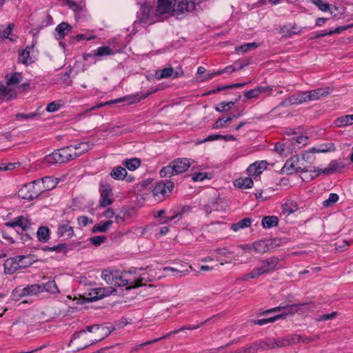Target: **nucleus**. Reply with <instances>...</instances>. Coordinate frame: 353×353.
<instances>
[{"instance_id": "bb28decb", "label": "nucleus", "mask_w": 353, "mask_h": 353, "mask_svg": "<svg viewBox=\"0 0 353 353\" xmlns=\"http://www.w3.org/2000/svg\"><path fill=\"white\" fill-rule=\"evenodd\" d=\"M127 174L128 172L125 168L117 166L112 169L110 174L114 179L123 180Z\"/></svg>"}, {"instance_id": "8fccbe9b", "label": "nucleus", "mask_w": 353, "mask_h": 353, "mask_svg": "<svg viewBox=\"0 0 353 353\" xmlns=\"http://www.w3.org/2000/svg\"><path fill=\"white\" fill-rule=\"evenodd\" d=\"M21 79H22L21 74L19 72H15V73L12 74L10 78H8L7 79V85H17L21 82Z\"/></svg>"}, {"instance_id": "c756f323", "label": "nucleus", "mask_w": 353, "mask_h": 353, "mask_svg": "<svg viewBox=\"0 0 353 353\" xmlns=\"http://www.w3.org/2000/svg\"><path fill=\"white\" fill-rule=\"evenodd\" d=\"M29 296V292L28 289V286L21 288L18 287L16 288L12 292L11 296L12 299L14 301H19L21 298L23 296Z\"/></svg>"}, {"instance_id": "9b49d317", "label": "nucleus", "mask_w": 353, "mask_h": 353, "mask_svg": "<svg viewBox=\"0 0 353 353\" xmlns=\"http://www.w3.org/2000/svg\"><path fill=\"white\" fill-rule=\"evenodd\" d=\"M344 167L345 165L341 161L333 160L329 163L328 166L324 169H319L314 167L313 172H318V174L322 173L325 175H330L340 172Z\"/></svg>"}, {"instance_id": "c9c22d12", "label": "nucleus", "mask_w": 353, "mask_h": 353, "mask_svg": "<svg viewBox=\"0 0 353 353\" xmlns=\"http://www.w3.org/2000/svg\"><path fill=\"white\" fill-rule=\"evenodd\" d=\"M93 145L94 143L90 142H82L79 143V147L80 148L78 152H75L74 154H72L74 159L77 158L83 153L89 151L90 149H92Z\"/></svg>"}, {"instance_id": "412c9836", "label": "nucleus", "mask_w": 353, "mask_h": 353, "mask_svg": "<svg viewBox=\"0 0 353 353\" xmlns=\"http://www.w3.org/2000/svg\"><path fill=\"white\" fill-rule=\"evenodd\" d=\"M37 43V39H34L32 41V43L31 46H27L26 48V49H24L19 53V59H21V61L23 63L28 64V63L32 62V59L30 57V51L32 50H33V48H34V46Z\"/></svg>"}, {"instance_id": "7c9ffc66", "label": "nucleus", "mask_w": 353, "mask_h": 353, "mask_svg": "<svg viewBox=\"0 0 353 353\" xmlns=\"http://www.w3.org/2000/svg\"><path fill=\"white\" fill-rule=\"evenodd\" d=\"M234 185L241 189L250 188L253 185V181L250 177L239 178L236 179Z\"/></svg>"}, {"instance_id": "13d9d810", "label": "nucleus", "mask_w": 353, "mask_h": 353, "mask_svg": "<svg viewBox=\"0 0 353 353\" xmlns=\"http://www.w3.org/2000/svg\"><path fill=\"white\" fill-rule=\"evenodd\" d=\"M260 342L252 343V345L244 347L243 352L248 353H256L258 350H261Z\"/></svg>"}, {"instance_id": "69168bd1", "label": "nucleus", "mask_w": 353, "mask_h": 353, "mask_svg": "<svg viewBox=\"0 0 353 353\" xmlns=\"http://www.w3.org/2000/svg\"><path fill=\"white\" fill-rule=\"evenodd\" d=\"M313 3L321 11L325 12V11L330 10V5H329V3H323L322 0H314Z\"/></svg>"}, {"instance_id": "37998d69", "label": "nucleus", "mask_w": 353, "mask_h": 353, "mask_svg": "<svg viewBox=\"0 0 353 353\" xmlns=\"http://www.w3.org/2000/svg\"><path fill=\"white\" fill-rule=\"evenodd\" d=\"M309 93L311 101H315L319 99L321 97L326 95L328 92L325 90L324 88H318L310 90Z\"/></svg>"}, {"instance_id": "a878e982", "label": "nucleus", "mask_w": 353, "mask_h": 353, "mask_svg": "<svg viewBox=\"0 0 353 353\" xmlns=\"http://www.w3.org/2000/svg\"><path fill=\"white\" fill-rule=\"evenodd\" d=\"M242 115V112H239L237 114H232L230 117L227 118H219L216 120V121L213 124L212 128L214 129L223 128L225 123H230L234 119L238 118Z\"/></svg>"}, {"instance_id": "79ce46f5", "label": "nucleus", "mask_w": 353, "mask_h": 353, "mask_svg": "<svg viewBox=\"0 0 353 353\" xmlns=\"http://www.w3.org/2000/svg\"><path fill=\"white\" fill-rule=\"evenodd\" d=\"M241 98V95L239 96V98L235 101H230V102H221L218 104V105L215 108V110L217 112H224L228 111L232 108L234 105L235 103Z\"/></svg>"}, {"instance_id": "f03ea898", "label": "nucleus", "mask_w": 353, "mask_h": 353, "mask_svg": "<svg viewBox=\"0 0 353 353\" xmlns=\"http://www.w3.org/2000/svg\"><path fill=\"white\" fill-rule=\"evenodd\" d=\"M72 145H69L54 150L52 154L46 155L44 161L50 165L62 163L74 159L72 154Z\"/></svg>"}, {"instance_id": "ddd939ff", "label": "nucleus", "mask_w": 353, "mask_h": 353, "mask_svg": "<svg viewBox=\"0 0 353 353\" xmlns=\"http://www.w3.org/2000/svg\"><path fill=\"white\" fill-rule=\"evenodd\" d=\"M34 184L43 192L54 188L57 185V179L52 176H46L43 179L35 180Z\"/></svg>"}, {"instance_id": "e2e57ef3", "label": "nucleus", "mask_w": 353, "mask_h": 353, "mask_svg": "<svg viewBox=\"0 0 353 353\" xmlns=\"http://www.w3.org/2000/svg\"><path fill=\"white\" fill-rule=\"evenodd\" d=\"M259 277L254 270V269L253 270H252L250 272H249L248 274H244L243 276H241V277H239L236 281H248V279H256Z\"/></svg>"}, {"instance_id": "864d4df0", "label": "nucleus", "mask_w": 353, "mask_h": 353, "mask_svg": "<svg viewBox=\"0 0 353 353\" xmlns=\"http://www.w3.org/2000/svg\"><path fill=\"white\" fill-rule=\"evenodd\" d=\"M212 174L206 172H198L192 175V179L194 181H203L205 179H210Z\"/></svg>"}, {"instance_id": "bf43d9fd", "label": "nucleus", "mask_w": 353, "mask_h": 353, "mask_svg": "<svg viewBox=\"0 0 353 353\" xmlns=\"http://www.w3.org/2000/svg\"><path fill=\"white\" fill-rule=\"evenodd\" d=\"M28 292H29V296L31 295H36L39 293L41 292V285L39 284H33L30 285H27Z\"/></svg>"}, {"instance_id": "052dcab7", "label": "nucleus", "mask_w": 353, "mask_h": 353, "mask_svg": "<svg viewBox=\"0 0 353 353\" xmlns=\"http://www.w3.org/2000/svg\"><path fill=\"white\" fill-rule=\"evenodd\" d=\"M106 239L107 238L105 236H94L90 239V241L92 245L99 246L102 243L105 242Z\"/></svg>"}, {"instance_id": "72a5a7b5", "label": "nucleus", "mask_w": 353, "mask_h": 353, "mask_svg": "<svg viewBox=\"0 0 353 353\" xmlns=\"http://www.w3.org/2000/svg\"><path fill=\"white\" fill-rule=\"evenodd\" d=\"M174 74V69L172 67H168L162 70H157L155 72L154 77L160 80L163 78H168Z\"/></svg>"}, {"instance_id": "f704fd0d", "label": "nucleus", "mask_w": 353, "mask_h": 353, "mask_svg": "<svg viewBox=\"0 0 353 353\" xmlns=\"http://www.w3.org/2000/svg\"><path fill=\"white\" fill-rule=\"evenodd\" d=\"M252 219L249 217L244 218L237 223H233L231 229L234 231H238L240 229L248 228L251 225Z\"/></svg>"}, {"instance_id": "4468645a", "label": "nucleus", "mask_w": 353, "mask_h": 353, "mask_svg": "<svg viewBox=\"0 0 353 353\" xmlns=\"http://www.w3.org/2000/svg\"><path fill=\"white\" fill-rule=\"evenodd\" d=\"M73 227L70 225L69 221H63L57 227V235L59 237L70 239L74 236Z\"/></svg>"}, {"instance_id": "a19ab883", "label": "nucleus", "mask_w": 353, "mask_h": 353, "mask_svg": "<svg viewBox=\"0 0 353 353\" xmlns=\"http://www.w3.org/2000/svg\"><path fill=\"white\" fill-rule=\"evenodd\" d=\"M123 164L127 169L133 171L140 166L141 160L138 158H132L125 160Z\"/></svg>"}, {"instance_id": "20e7f679", "label": "nucleus", "mask_w": 353, "mask_h": 353, "mask_svg": "<svg viewBox=\"0 0 353 353\" xmlns=\"http://www.w3.org/2000/svg\"><path fill=\"white\" fill-rule=\"evenodd\" d=\"M196 10V4L191 0H174L172 5V14L180 19L187 13Z\"/></svg>"}, {"instance_id": "9d476101", "label": "nucleus", "mask_w": 353, "mask_h": 353, "mask_svg": "<svg viewBox=\"0 0 353 353\" xmlns=\"http://www.w3.org/2000/svg\"><path fill=\"white\" fill-rule=\"evenodd\" d=\"M173 188L174 183L171 181L166 180V182H159L153 189V194L156 196H162V197H165L172 192Z\"/></svg>"}, {"instance_id": "39448f33", "label": "nucleus", "mask_w": 353, "mask_h": 353, "mask_svg": "<svg viewBox=\"0 0 353 353\" xmlns=\"http://www.w3.org/2000/svg\"><path fill=\"white\" fill-rule=\"evenodd\" d=\"M279 263L278 257L272 256L268 259H265L260 261V263L258 266L254 269L258 276L262 274L269 273L276 269V266Z\"/></svg>"}, {"instance_id": "dca6fc26", "label": "nucleus", "mask_w": 353, "mask_h": 353, "mask_svg": "<svg viewBox=\"0 0 353 353\" xmlns=\"http://www.w3.org/2000/svg\"><path fill=\"white\" fill-rule=\"evenodd\" d=\"M267 164L265 161L254 162L248 168L247 172L250 176L256 177L266 169Z\"/></svg>"}, {"instance_id": "0eeeda50", "label": "nucleus", "mask_w": 353, "mask_h": 353, "mask_svg": "<svg viewBox=\"0 0 353 353\" xmlns=\"http://www.w3.org/2000/svg\"><path fill=\"white\" fill-rule=\"evenodd\" d=\"M41 192L42 190L34 184V181L32 183L24 185L19 190V196L23 199L31 201L37 199Z\"/></svg>"}, {"instance_id": "c03bdc74", "label": "nucleus", "mask_w": 353, "mask_h": 353, "mask_svg": "<svg viewBox=\"0 0 353 353\" xmlns=\"http://www.w3.org/2000/svg\"><path fill=\"white\" fill-rule=\"evenodd\" d=\"M259 342V345H261V348L263 350L275 348V339L268 338Z\"/></svg>"}, {"instance_id": "f3484780", "label": "nucleus", "mask_w": 353, "mask_h": 353, "mask_svg": "<svg viewBox=\"0 0 353 353\" xmlns=\"http://www.w3.org/2000/svg\"><path fill=\"white\" fill-rule=\"evenodd\" d=\"M276 241V239H271L269 243L263 240L257 241L253 243L252 248L256 252L265 253L273 247V243Z\"/></svg>"}, {"instance_id": "7ed1b4c3", "label": "nucleus", "mask_w": 353, "mask_h": 353, "mask_svg": "<svg viewBox=\"0 0 353 353\" xmlns=\"http://www.w3.org/2000/svg\"><path fill=\"white\" fill-rule=\"evenodd\" d=\"M4 225L8 229H15V236H19L30 228L31 223L27 218L19 216L10 221L6 222Z\"/></svg>"}, {"instance_id": "473e14b6", "label": "nucleus", "mask_w": 353, "mask_h": 353, "mask_svg": "<svg viewBox=\"0 0 353 353\" xmlns=\"http://www.w3.org/2000/svg\"><path fill=\"white\" fill-rule=\"evenodd\" d=\"M37 235L39 241L46 243L50 239V230L46 226H40Z\"/></svg>"}, {"instance_id": "5701e85b", "label": "nucleus", "mask_w": 353, "mask_h": 353, "mask_svg": "<svg viewBox=\"0 0 353 353\" xmlns=\"http://www.w3.org/2000/svg\"><path fill=\"white\" fill-rule=\"evenodd\" d=\"M127 272H124L121 276H117L114 285L118 287L126 286L130 285L133 287L138 286L139 285H134L135 283L134 279H129L125 278Z\"/></svg>"}, {"instance_id": "1a4fd4ad", "label": "nucleus", "mask_w": 353, "mask_h": 353, "mask_svg": "<svg viewBox=\"0 0 353 353\" xmlns=\"http://www.w3.org/2000/svg\"><path fill=\"white\" fill-rule=\"evenodd\" d=\"M159 90V88H157L155 89L148 91L144 94H142L141 95L134 94V95H129V96H125L123 97L118 98V99L108 101L107 103V104H114V103H120V102H123V101H128V103H133L139 102L141 99H146L151 94L156 92Z\"/></svg>"}, {"instance_id": "6e6d98bb", "label": "nucleus", "mask_w": 353, "mask_h": 353, "mask_svg": "<svg viewBox=\"0 0 353 353\" xmlns=\"http://www.w3.org/2000/svg\"><path fill=\"white\" fill-rule=\"evenodd\" d=\"M289 102L292 105L303 103L302 93L299 92L289 97Z\"/></svg>"}, {"instance_id": "423d86ee", "label": "nucleus", "mask_w": 353, "mask_h": 353, "mask_svg": "<svg viewBox=\"0 0 353 353\" xmlns=\"http://www.w3.org/2000/svg\"><path fill=\"white\" fill-rule=\"evenodd\" d=\"M99 206L107 207L114 202L112 189L110 184L101 182L99 184Z\"/></svg>"}, {"instance_id": "338daca9", "label": "nucleus", "mask_w": 353, "mask_h": 353, "mask_svg": "<svg viewBox=\"0 0 353 353\" xmlns=\"http://www.w3.org/2000/svg\"><path fill=\"white\" fill-rule=\"evenodd\" d=\"M64 1V4L69 6L70 8L72 9L74 11H79L81 10L80 6L74 2L73 0H63Z\"/></svg>"}, {"instance_id": "6e6552de", "label": "nucleus", "mask_w": 353, "mask_h": 353, "mask_svg": "<svg viewBox=\"0 0 353 353\" xmlns=\"http://www.w3.org/2000/svg\"><path fill=\"white\" fill-rule=\"evenodd\" d=\"M307 304V303H302L293 305H279L278 307H275L263 312L262 314L265 315L272 312L284 310L283 313L280 314V315H284L283 317H281V319H284L288 315L296 313L298 310H300L301 306H304Z\"/></svg>"}, {"instance_id": "aec40b11", "label": "nucleus", "mask_w": 353, "mask_h": 353, "mask_svg": "<svg viewBox=\"0 0 353 353\" xmlns=\"http://www.w3.org/2000/svg\"><path fill=\"white\" fill-rule=\"evenodd\" d=\"M4 271L6 274H13L17 270L22 268L21 265H19L13 257H10L6 260L4 264Z\"/></svg>"}, {"instance_id": "58836bf2", "label": "nucleus", "mask_w": 353, "mask_h": 353, "mask_svg": "<svg viewBox=\"0 0 353 353\" xmlns=\"http://www.w3.org/2000/svg\"><path fill=\"white\" fill-rule=\"evenodd\" d=\"M335 125L338 127L345 126L353 124V114L345 115L336 119L334 121Z\"/></svg>"}, {"instance_id": "ea45409f", "label": "nucleus", "mask_w": 353, "mask_h": 353, "mask_svg": "<svg viewBox=\"0 0 353 353\" xmlns=\"http://www.w3.org/2000/svg\"><path fill=\"white\" fill-rule=\"evenodd\" d=\"M289 161L290 163H294V165L296 168V173L298 172H307V166L299 165V162L302 161L301 157L299 155L292 156Z\"/></svg>"}, {"instance_id": "09e8293b", "label": "nucleus", "mask_w": 353, "mask_h": 353, "mask_svg": "<svg viewBox=\"0 0 353 353\" xmlns=\"http://www.w3.org/2000/svg\"><path fill=\"white\" fill-rule=\"evenodd\" d=\"M260 95V90H259L258 86L254 89L243 92L244 99L243 101L248 99L258 98Z\"/></svg>"}, {"instance_id": "f8f14e48", "label": "nucleus", "mask_w": 353, "mask_h": 353, "mask_svg": "<svg viewBox=\"0 0 353 353\" xmlns=\"http://www.w3.org/2000/svg\"><path fill=\"white\" fill-rule=\"evenodd\" d=\"M194 160L189 158H177L172 161L176 174H181L192 165Z\"/></svg>"}, {"instance_id": "49530a36", "label": "nucleus", "mask_w": 353, "mask_h": 353, "mask_svg": "<svg viewBox=\"0 0 353 353\" xmlns=\"http://www.w3.org/2000/svg\"><path fill=\"white\" fill-rule=\"evenodd\" d=\"M0 232L1 234L2 238L8 241V243L12 244L14 243V236H12V230L8 229L5 226L1 229Z\"/></svg>"}, {"instance_id": "e433bc0d", "label": "nucleus", "mask_w": 353, "mask_h": 353, "mask_svg": "<svg viewBox=\"0 0 353 353\" xmlns=\"http://www.w3.org/2000/svg\"><path fill=\"white\" fill-rule=\"evenodd\" d=\"M68 245L67 243H61L52 247L46 245L42 248V250L43 251L56 252L65 254L68 252Z\"/></svg>"}, {"instance_id": "4d7b16f0", "label": "nucleus", "mask_w": 353, "mask_h": 353, "mask_svg": "<svg viewBox=\"0 0 353 353\" xmlns=\"http://www.w3.org/2000/svg\"><path fill=\"white\" fill-rule=\"evenodd\" d=\"M315 160V157L309 150L305 151L301 154V161L309 163L310 164L313 163Z\"/></svg>"}, {"instance_id": "c85d7f7f", "label": "nucleus", "mask_w": 353, "mask_h": 353, "mask_svg": "<svg viewBox=\"0 0 353 353\" xmlns=\"http://www.w3.org/2000/svg\"><path fill=\"white\" fill-rule=\"evenodd\" d=\"M279 219L276 216H265L263 218L261 224L264 228H271L277 226Z\"/></svg>"}, {"instance_id": "0e129e2a", "label": "nucleus", "mask_w": 353, "mask_h": 353, "mask_svg": "<svg viewBox=\"0 0 353 353\" xmlns=\"http://www.w3.org/2000/svg\"><path fill=\"white\" fill-rule=\"evenodd\" d=\"M185 208H183L181 212L174 214L170 216H165L162 218V220L161 221V223H168L174 219L177 218L179 216L181 215V214L184 212Z\"/></svg>"}, {"instance_id": "cd10ccee", "label": "nucleus", "mask_w": 353, "mask_h": 353, "mask_svg": "<svg viewBox=\"0 0 353 353\" xmlns=\"http://www.w3.org/2000/svg\"><path fill=\"white\" fill-rule=\"evenodd\" d=\"M41 292H47L52 294L59 293L58 287L54 280H49L46 283L41 284Z\"/></svg>"}, {"instance_id": "3c124183", "label": "nucleus", "mask_w": 353, "mask_h": 353, "mask_svg": "<svg viewBox=\"0 0 353 353\" xmlns=\"http://www.w3.org/2000/svg\"><path fill=\"white\" fill-rule=\"evenodd\" d=\"M339 200V196L336 193H331L327 199L323 202V205L325 208L332 206L334 203H336Z\"/></svg>"}, {"instance_id": "4be33fe9", "label": "nucleus", "mask_w": 353, "mask_h": 353, "mask_svg": "<svg viewBox=\"0 0 353 353\" xmlns=\"http://www.w3.org/2000/svg\"><path fill=\"white\" fill-rule=\"evenodd\" d=\"M72 28V26L66 22H62L59 24L55 28V31L57 32L58 36L57 39H63L68 34L69 32H71Z\"/></svg>"}, {"instance_id": "de8ad7c7", "label": "nucleus", "mask_w": 353, "mask_h": 353, "mask_svg": "<svg viewBox=\"0 0 353 353\" xmlns=\"http://www.w3.org/2000/svg\"><path fill=\"white\" fill-rule=\"evenodd\" d=\"M159 174L161 177H170L176 174L172 162L168 165L163 167Z\"/></svg>"}, {"instance_id": "603ef678", "label": "nucleus", "mask_w": 353, "mask_h": 353, "mask_svg": "<svg viewBox=\"0 0 353 353\" xmlns=\"http://www.w3.org/2000/svg\"><path fill=\"white\" fill-rule=\"evenodd\" d=\"M163 336L161 337H159V338H157V339H153V340H150V341H148L146 342H144L141 344H139L138 345H136L134 346L130 351V353H133L134 352H137V351H139L140 350L143 346H145V345H151V344H153L156 342H158V341H160L161 340H163Z\"/></svg>"}, {"instance_id": "680f3d73", "label": "nucleus", "mask_w": 353, "mask_h": 353, "mask_svg": "<svg viewBox=\"0 0 353 353\" xmlns=\"http://www.w3.org/2000/svg\"><path fill=\"white\" fill-rule=\"evenodd\" d=\"M290 345L289 340L288 337L275 339V348L283 347Z\"/></svg>"}, {"instance_id": "774afa93", "label": "nucleus", "mask_w": 353, "mask_h": 353, "mask_svg": "<svg viewBox=\"0 0 353 353\" xmlns=\"http://www.w3.org/2000/svg\"><path fill=\"white\" fill-rule=\"evenodd\" d=\"M337 314H338L337 312H332L330 314L320 315L319 316V318L317 319V321H327L330 319H332L337 316Z\"/></svg>"}, {"instance_id": "5fc2aeb1", "label": "nucleus", "mask_w": 353, "mask_h": 353, "mask_svg": "<svg viewBox=\"0 0 353 353\" xmlns=\"http://www.w3.org/2000/svg\"><path fill=\"white\" fill-rule=\"evenodd\" d=\"M283 172H285L287 174H292L293 173H296V168L294 165V163H290L289 160H288L284 165L282 168Z\"/></svg>"}, {"instance_id": "b1692460", "label": "nucleus", "mask_w": 353, "mask_h": 353, "mask_svg": "<svg viewBox=\"0 0 353 353\" xmlns=\"http://www.w3.org/2000/svg\"><path fill=\"white\" fill-rule=\"evenodd\" d=\"M16 97L14 90L8 88L3 83L0 82V98L3 100H10Z\"/></svg>"}, {"instance_id": "4c0bfd02", "label": "nucleus", "mask_w": 353, "mask_h": 353, "mask_svg": "<svg viewBox=\"0 0 353 353\" xmlns=\"http://www.w3.org/2000/svg\"><path fill=\"white\" fill-rule=\"evenodd\" d=\"M117 274H114L110 270H104L101 273L102 279L105 281L108 284L114 285Z\"/></svg>"}, {"instance_id": "a211bd4d", "label": "nucleus", "mask_w": 353, "mask_h": 353, "mask_svg": "<svg viewBox=\"0 0 353 353\" xmlns=\"http://www.w3.org/2000/svg\"><path fill=\"white\" fill-rule=\"evenodd\" d=\"M110 289L113 290V291H116V290L113 289L112 287L108 289L97 288L93 290L92 292L90 293V297L88 298L89 301L92 302L103 299L104 296L112 293V290H110Z\"/></svg>"}, {"instance_id": "6ab92c4d", "label": "nucleus", "mask_w": 353, "mask_h": 353, "mask_svg": "<svg viewBox=\"0 0 353 353\" xmlns=\"http://www.w3.org/2000/svg\"><path fill=\"white\" fill-rule=\"evenodd\" d=\"M172 0H158L157 8V13L159 14H164L172 12Z\"/></svg>"}, {"instance_id": "393cba45", "label": "nucleus", "mask_w": 353, "mask_h": 353, "mask_svg": "<svg viewBox=\"0 0 353 353\" xmlns=\"http://www.w3.org/2000/svg\"><path fill=\"white\" fill-rule=\"evenodd\" d=\"M210 320V319H206L205 321L201 322L199 324L197 325H187L180 327L179 329L175 330L174 331L170 332L169 333L165 334L163 336V339H167L170 336H171L173 334H176L180 332L184 331V330H193L199 328L203 325H204L206 322H208Z\"/></svg>"}, {"instance_id": "2eb2a0df", "label": "nucleus", "mask_w": 353, "mask_h": 353, "mask_svg": "<svg viewBox=\"0 0 353 353\" xmlns=\"http://www.w3.org/2000/svg\"><path fill=\"white\" fill-rule=\"evenodd\" d=\"M114 54V50L109 46H101L98 48L93 53H88L83 54L84 60H88V57L95 59L97 57H103Z\"/></svg>"}, {"instance_id": "2f4dec72", "label": "nucleus", "mask_w": 353, "mask_h": 353, "mask_svg": "<svg viewBox=\"0 0 353 353\" xmlns=\"http://www.w3.org/2000/svg\"><path fill=\"white\" fill-rule=\"evenodd\" d=\"M113 221L111 220L106 221H101L96 224L92 229V232H105L112 225Z\"/></svg>"}, {"instance_id": "a18cd8bd", "label": "nucleus", "mask_w": 353, "mask_h": 353, "mask_svg": "<svg viewBox=\"0 0 353 353\" xmlns=\"http://www.w3.org/2000/svg\"><path fill=\"white\" fill-rule=\"evenodd\" d=\"M258 46H259L258 43H256V42L248 43H245V44L239 46H236L235 48V51L236 52H242L244 53V52H248L251 49H255Z\"/></svg>"}, {"instance_id": "f257e3e1", "label": "nucleus", "mask_w": 353, "mask_h": 353, "mask_svg": "<svg viewBox=\"0 0 353 353\" xmlns=\"http://www.w3.org/2000/svg\"><path fill=\"white\" fill-rule=\"evenodd\" d=\"M85 332L92 333L93 336L90 339L86 341L83 344H79V346L77 347L75 351L84 350L97 342L101 341L110 334L112 330H110L109 327L103 326L101 324L88 325L85 327V329L76 332L72 335L70 343H74L80 338H85Z\"/></svg>"}]
</instances>
